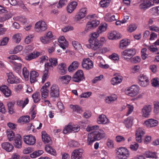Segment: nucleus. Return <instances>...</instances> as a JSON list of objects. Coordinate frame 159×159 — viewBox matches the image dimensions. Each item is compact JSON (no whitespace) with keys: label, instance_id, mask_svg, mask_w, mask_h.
<instances>
[{"label":"nucleus","instance_id":"nucleus-59","mask_svg":"<svg viewBox=\"0 0 159 159\" xmlns=\"http://www.w3.org/2000/svg\"><path fill=\"white\" fill-rule=\"evenodd\" d=\"M66 0H60L57 5V7L58 8H61L63 6L66 5Z\"/></svg>","mask_w":159,"mask_h":159},{"label":"nucleus","instance_id":"nucleus-21","mask_svg":"<svg viewBox=\"0 0 159 159\" xmlns=\"http://www.w3.org/2000/svg\"><path fill=\"white\" fill-rule=\"evenodd\" d=\"M97 122L99 124H106L109 122V120L105 115L102 114L99 116Z\"/></svg>","mask_w":159,"mask_h":159},{"label":"nucleus","instance_id":"nucleus-17","mask_svg":"<svg viewBox=\"0 0 159 159\" xmlns=\"http://www.w3.org/2000/svg\"><path fill=\"white\" fill-rule=\"evenodd\" d=\"M154 1L152 0H147L145 2H142L139 5V7L141 9L145 10L147 8L153 6Z\"/></svg>","mask_w":159,"mask_h":159},{"label":"nucleus","instance_id":"nucleus-60","mask_svg":"<svg viewBox=\"0 0 159 159\" xmlns=\"http://www.w3.org/2000/svg\"><path fill=\"white\" fill-rule=\"evenodd\" d=\"M49 61L52 66H56L57 64V59L56 58H50Z\"/></svg>","mask_w":159,"mask_h":159},{"label":"nucleus","instance_id":"nucleus-7","mask_svg":"<svg viewBox=\"0 0 159 159\" xmlns=\"http://www.w3.org/2000/svg\"><path fill=\"white\" fill-rule=\"evenodd\" d=\"M139 91V89L138 86L133 85L129 89L125 90V93L127 95L133 97L137 95Z\"/></svg>","mask_w":159,"mask_h":159},{"label":"nucleus","instance_id":"nucleus-45","mask_svg":"<svg viewBox=\"0 0 159 159\" xmlns=\"http://www.w3.org/2000/svg\"><path fill=\"white\" fill-rule=\"evenodd\" d=\"M12 16V15L11 13H8L5 14L3 16L0 17V22H3L6 20L11 18Z\"/></svg>","mask_w":159,"mask_h":159},{"label":"nucleus","instance_id":"nucleus-35","mask_svg":"<svg viewBox=\"0 0 159 159\" xmlns=\"http://www.w3.org/2000/svg\"><path fill=\"white\" fill-rule=\"evenodd\" d=\"M70 107L73 112L77 113H80L83 111L81 108L78 105H70Z\"/></svg>","mask_w":159,"mask_h":159},{"label":"nucleus","instance_id":"nucleus-46","mask_svg":"<svg viewBox=\"0 0 159 159\" xmlns=\"http://www.w3.org/2000/svg\"><path fill=\"white\" fill-rule=\"evenodd\" d=\"M105 19L106 20L109 22H111L116 20L114 15L111 16L109 14H107L106 15Z\"/></svg>","mask_w":159,"mask_h":159},{"label":"nucleus","instance_id":"nucleus-42","mask_svg":"<svg viewBox=\"0 0 159 159\" xmlns=\"http://www.w3.org/2000/svg\"><path fill=\"white\" fill-rule=\"evenodd\" d=\"M34 102L35 103H37L40 100V94L39 92H35L32 95Z\"/></svg>","mask_w":159,"mask_h":159},{"label":"nucleus","instance_id":"nucleus-24","mask_svg":"<svg viewBox=\"0 0 159 159\" xmlns=\"http://www.w3.org/2000/svg\"><path fill=\"white\" fill-rule=\"evenodd\" d=\"M0 90L4 94L5 96L7 97L10 96L11 93V90L6 85H3L0 87Z\"/></svg>","mask_w":159,"mask_h":159},{"label":"nucleus","instance_id":"nucleus-27","mask_svg":"<svg viewBox=\"0 0 159 159\" xmlns=\"http://www.w3.org/2000/svg\"><path fill=\"white\" fill-rule=\"evenodd\" d=\"M120 38V34L115 31L111 32L108 35V38L110 39H117Z\"/></svg>","mask_w":159,"mask_h":159},{"label":"nucleus","instance_id":"nucleus-2","mask_svg":"<svg viewBox=\"0 0 159 159\" xmlns=\"http://www.w3.org/2000/svg\"><path fill=\"white\" fill-rule=\"evenodd\" d=\"M107 24H106L100 25L98 27L97 32L91 33L90 37L89 40L91 48L93 50H96L102 46V44L101 43L97 38L99 36V34L102 32L105 31L107 29Z\"/></svg>","mask_w":159,"mask_h":159},{"label":"nucleus","instance_id":"nucleus-16","mask_svg":"<svg viewBox=\"0 0 159 159\" xmlns=\"http://www.w3.org/2000/svg\"><path fill=\"white\" fill-rule=\"evenodd\" d=\"M152 109L151 105H146L144 106L142 110V113L143 116L145 117H148L150 115Z\"/></svg>","mask_w":159,"mask_h":159},{"label":"nucleus","instance_id":"nucleus-57","mask_svg":"<svg viewBox=\"0 0 159 159\" xmlns=\"http://www.w3.org/2000/svg\"><path fill=\"white\" fill-rule=\"evenodd\" d=\"M7 58L11 60L10 61H14V60H18L21 61V58L16 55H11L10 57H8Z\"/></svg>","mask_w":159,"mask_h":159},{"label":"nucleus","instance_id":"nucleus-5","mask_svg":"<svg viewBox=\"0 0 159 159\" xmlns=\"http://www.w3.org/2000/svg\"><path fill=\"white\" fill-rule=\"evenodd\" d=\"M34 29L36 31L42 32L47 29V25L44 21L40 20L36 23Z\"/></svg>","mask_w":159,"mask_h":159},{"label":"nucleus","instance_id":"nucleus-37","mask_svg":"<svg viewBox=\"0 0 159 159\" xmlns=\"http://www.w3.org/2000/svg\"><path fill=\"white\" fill-rule=\"evenodd\" d=\"M15 103L14 101L10 102L7 103V106L8 112L10 114H12L14 113V107Z\"/></svg>","mask_w":159,"mask_h":159},{"label":"nucleus","instance_id":"nucleus-13","mask_svg":"<svg viewBox=\"0 0 159 159\" xmlns=\"http://www.w3.org/2000/svg\"><path fill=\"white\" fill-rule=\"evenodd\" d=\"M83 150L81 148L74 150L71 154V159H80L82 157Z\"/></svg>","mask_w":159,"mask_h":159},{"label":"nucleus","instance_id":"nucleus-8","mask_svg":"<svg viewBox=\"0 0 159 159\" xmlns=\"http://www.w3.org/2000/svg\"><path fill=\"white\" fill-rule=\"evenodd\" d=\"M139 83L140 86L144 87L149 84V80L148 77L144 74H140L138 77Z\"/></svg>","mask_w":159,"mask_h":159},{"label":"nucleus","instance_id":"nucleus-1","mask_svg":"<svg viewBox=\"0 0 159 159\" xmlns=\"http://www.w3.org/2000/svg\"><path fill=\"white\" fill-rule=\"evenodd\" d=\"M98 128L99 126L97 125L88 126L86 128V130L88 132L93 130L88 135L87 143L88 145H91L95 141L100 140L105 137L104 131Z\"/></svg>","mask_w":159,"mask_h":159},{"label":"nucleus","instance_id":"nucleus-43","mask_svg":"<svg viewBox=\"0 0 159 159\" xmlns=\"http://www.w3.org/2000/svg\"><path fill=\"white\" fill-rule=\"evenodd\" d=\"M7 134L9 141H12L15 136L14 132L10 129L7 130Z\"/></svg>","mask_w":159,"mask_h":159},{"label":"nucleus","instance_id":"nucleus-10","mask_svg":"<svg viewBox=\"0 0 159 159\" xmlns=\"http://www.w3.org/2000/svg\"><path fill=\"white\" fill-rule=\"evenodd\" d=\"M82 67L87 70L93 68V62L89 58H84L82 62Z\"/></svg>","mask_w":159,"mask_h":159},{"label":"nucleus","instance_id":"nucleus-22","mask_svg":"<svg viewBox=\"0 0 159 159\" xmlns=\"http://www.w3.org/2000/svg\"><path fill=\"white\" fill-rule=\"evenodd\" d=\"M158 121L153 119H149L145 121L144 124L147 127H151L155 126L157 125Z\"/></svg>","mask_w":159,"mask_h":159},{"label":"nucleus","instance_id":"nucleus-44","mask_svg":"<svg viewBox=\"0 0 159 159\" xmlns=\"http://www.w3.org/2000/svg\"><path fill=\"white\" fill-rule=\"evenodd\" d=\"M43 153V151L42 150L35 151L30 155L31 157L35 158L41 155Z\"/></svg>","mask_w":159,"mask_h":159},{"label":"nucleus","instance_id":"nucleus-36","mask_svg":"<svg viewBox=\"0 0 159 159\" xmlns=\"http://www.w3.org/2000/svg\"><path fill=\"white\" fill-rule=\"evenodd\" d=\"M42 138L43 142L45 143H49L51 141L50 138L44 131H42Z\"/></svg>","mask_w":159,"mask_h":159},{"label":"nucleus","instance_id":"nucleus-61","mask_svg":"<svg viewBox=\"0 0 159 159\" xmlns=\"http://www.w3.org/2000/svg\"><path fill=\"white\" fill-rule=\"evenodd\" d=\"M48 70L45 69L43 72V75L42 77V82L43 83L46 79L48 77Z\"/></svg>","mask_w":159,"mask_h":159},{"label":"nucleus","instance_id":"nucleus-40","mask_svg":"<svg viewBox=\"0 0 159 159\" xmlns=\"http://www.w3.org/2000/svg\"><path fill=\"white\" fill-rule=\"evenodd\" d=\"M117 98V96L115 94H112L111 95L106 97L105 101L106 103H110V102L116 100Z\"/></svg>","mask_w":159,"mask_h":159},{"label":"nucleus","instance_id":"nucleus-39","mask_svg":"<svg viewBox=\"0 0 159 159\" xmlns=\"http://www.w3.org/2000/svg\"><path fill=\"white\" fill-rule=\"evenodd\" d=\"M129 43L127 39H123L121 40L120 42L119 48L123 49L124 48L129 45Z\"/></svg>","mask_w":159,"mask_h":159},{"label":"nucleus","instance_id":"nucleus-48","mask_svg":"<svg viewBox=\"0 0 159 159\" xmlns=\"http://www.w3.org/2000/svg\"><path fill=\"white\" fill-rule=\"evenodd\" d=\"M42 97L46 98L48 94V90L45 88V86H43L41 89Z\"/></svg>","mask_w":159,"mask_h":159},{"label":"nucleus","instance_id":"nucleus-41","mask_svg":"<svg viewBox=\"0 0 159 159\" xmlns=\"http://www.w3.org/2000/svg\"><path fill=\"white\" fill-rule=\"evenodd\" d=\"M45 150L47 152L49 153L54 156H56V151L52 148V147L50 146L49 145H47L45 147Z\"/></svg>","mask_w":159,"mask_h":159},{"label":"nucleus","instance_id":"nucleus-30","mask_svg":"<svg viewBox=\"0 0 159 159\" xmlns=\"http://www.w3.org/2000/svg\"><path fill=\"white\" fill-rule=\"evenodd\" d=\"M133 120V117L129 116L125 120L124 123L127 128H129L132 126Z\"/></svg>","mask_w":159,"mask_h":159},{"label":"nucleus","instance_id":"nucleus-34","mask_svg":"<svg viewBox=\"0 0 159 159\" xmlns=\"http://www.w3.org/2000/svg\"><path fill=\"white\" fill-rule=\"evenodd\" d=\"M122 80V77L119 76L112 78L111 80V83L112 85H114L120 83Z\"/></svg>","mask_w":159,"mask_h":159},{"label":"nucleus","instance_id":"nucleus-50","mask_svg":"<svg viewBox=\"0 0 159 159\" xmlns=\"http://www.w3.org/2000/svg\"><path fill=\"white\" fill-rule=\"evenodd\" d=\"M21 35L19 34H14L12 37L14 41L17 43H19L21 40Z\"/></svg>","mask_w":159,"mask_h":159},{"label":"nucleus","instance_id":"nucleus-54","mask_svg":"<svg viewBox=\"0 0 159 159\" xmlns=\"http://www.w3.org/2000/svg\"><path fill=\"white\" fill-rule=\"evenodd\" d=\"M110 2V0H102L101 1L100 4L102 7H106L108 6Z\"/></svg>","mask_w":159,"mask_h":159},{"label":"nucleus","instance_id":"nucleus-19","mask_svg":"<svg viewBox=\"0 0 159 159\" xmlns=\"http://www.w3.org/2000/svg\"><path fill=\"white\" fill-rule=\"evenodd\" d=\"M14 144L16 148H21L22 142L21 139V136L19 134H17L15 136Z\"/></svg>","mask_w":159,"mask_h":159},{"label":"nucleus","instance_id":"nucleus-15","mask_svg":"<svg viewBox=\"0 0 159 159\" xmlns=\"http://www.w3.org/2000/svg\"><path fill=\"white\" fill-rule=\"evenodd\" d=\"M24 141L26 144L30 145H33L36 142V139L34 137L31 135L24 136Z\"/></svg>","mask_w":159,"mask_h":159},{"label":"nucleus","instance_id":"nucleus-63","mask_svg":"<svg viewBox=\"0 0 159 159\" xmlns=\"http://www.w3.org/2000/svg\"><path fill=\"white\" fill-rule=\"evenodd\" d=\"M152 84L154 87H159V81L157 78H154L152 82Z\"/></svg>","mask_w":159,"mask_h":159},{"label":"nucleus","instance_id":"nucleus-12","mask_svg":"<svg viewBox=\"0 0 159 159\" xmlns=\"http://www.w3.org/2000/svg\"><path fill=\"white\" fill-rule=\"evenodd\" d=\"M7 75L8 77L7 81L10 84H17L20 82L18 79L15 77L12 72L7 73Z\"/></svg>","mask_w":159,"mask_h":159},{"label":"nucleus","instance_id":"nucleus-33","mask_svg":"<svg viewBox=\"0 0 159 159\" xmlns=\"http://www.w3.org/2000/svg\"><path fill=\"white\" fill-rule=\"evenodd\" d=\"M79 64V62L77 61H73L69 66L68 68V71L71 72L74 70L78 67Z\"/></svg>","mask_w":159,"mask_h":159},{"label":"nucleus","instance_id":"nucleus-28","mask_svg":"<svg viewBox=\"0 0 159 159\" xmlns=\"http://www.w3.org/2000/svg\"><path fill=\"white\" fill-rule=\"evenodd\" d=\"M58 72L61 75H63L66 73V65L63 63L59 64L57 67Z\"/></svg>","mask_w":159,"mask_h":159},{"label":"nucleus","instance_id":"nucleus-14","mask_svg":"<svg viewBox=\"0 0 159 159\" xmlns=\"http://www.w3.org/2000/svg\"><path fill=\"white\" fill-rule=\"evenodd\" d=\"M99 22L97 20H93L91 22H88L87 24L85 31L86 32L89 31L91 29L95 28L99 24Z\"/></svg>","mask_w":159,"mask_h":159},{"label":"nucleus","instance_id":"nucleus-38","mask_svg":"<svg viewBox=\"0 0 159 159\" xmlns=\"http://www.w3.org/2000/svg\"><path fill=\"white\" fill-rule=\"evenodd\" d=\"M29 102V99L28 98H26L24 101L22 100H17L16 101L17 105L19 107H22V108H23L26 104Z\"/></svg>","mask_w":159,"mask_h":159},{"label":"nucleus","instance_id":"nucleus-26","mask_svg":"<svg viewBox=\"0 0 159 159\" xmlns=\"http://www.w3.org/2000/svg\"><path fill=\"white\" fill-rule=\"evenodd\" d=\"M9 62L14 65L13 70L16 73L21 71L22 65L21 63H17L14 61H10Z\"/></svg>","mask_w":159,"mask_h":159},{"label":"nucleus","instance_id":"nucleus-56","mask_svg":"<svg viewBox=\"0 0 159 159\" xmlns=\"http://www.w3.org/2000/svg\"><path fill=\"white\" fill-rule=\"evenodd\" d=\"M72 44L76 50L79 49L81 48V44L78 42L73 41L72 42Z\"/></svg>","mask_w":159,"mask_h":159},{"label":"nucleus","instance_id":"nucleus-9","mask_svg":"<svg viewBox=\"0 0 159 159\" xmlns=\"http://www.w3.org/2000/svg\"><path fill=\"white\" fill-rule=\"evenodd\" d=\"M80 129V127L77 125H69L63 130V133L66 134L68 133H71L72 132H77Z\"/></svg>","mask_w":159,"mask_h":159},{"label":"nucleus","instance_id":"nucleus-52","mask_svg":"<svg viewBox=\"0 0 159 159\" xmlns=\"http://www.w3.org/2000/svg\"><path fill=\"white\" fill-rule=\"evenodd\" d=\"M23 75L25 79H28L29 77V73L27 70V68L25 67L23 68L22 70Z\"/></svg>","mask_w":159,"mask_h":159},{"label":"nucleus","instance_id":"nucleus-3","mask_svg":"<svg viewBox=\"0 0 159 159\" xmlns=\"http://www.w3.org/2000/svg\"><path fill=\"white\" fill-rule=\"evenodd\" d=\"M116 155L121 159H127L129 157V150L124 147H120L115 150Z\"/></svg>","mask_w":159,"mask_h":159},{"label":"nucleus","instance_id":"nucleus-64","mask_svg":"<svg viewBox=\"0 0 159 159\" xmlns=\"http://www.w3.org/2000/svg\"><path fill=\"white\" fill-rule=\"evenodd\" d=\"M57 106L59 109L60 112H64V106L63 103L61 102H58L57 104Z\"/></svg>","mask_w":159,"mask_h":159},{"label":"nucleus","instance_id":"nucleus-32","mask_svg":"<svg viewBox=\"0 0 159 159\" xmlns=\"http://www.w3.org/2000/svg\"><path fill=\"white\" fill-rule=\"evenodd\" d=\"M77 6V3L75 2H71L68 6L67 11L69 13H71L76 8Z\"/></svg>","mask_w":159,"mask_h":159},{"label":"nucleus","instance_id":"nucleus-11","mask_svg":"<svg viewBox=\"0 0 159 159\" xmlns=\"http://www.w3.org/2000/svg\"><path fill=\"white\" fill-rule=\"evenodd\" d=\"M50 96L53 98H58L59 96V90L58 86L55 84L52 85L50 92Z\"/></svg>","mask_w":159,"mask_h":159},{"label":"nucleus","instance_id":"nucleus-49","mask_svg":"<svg viewBox=\"0 0 159 159\" xmlns=\"http://www.w3.org/2000/svg\"><path fill=\"white\" fill-rule=\"evenodd\" d=\"M145 156L147 157L151 158H157V155L155 152H152L150 151H147L145 153Z\"/></svg>","mask_w":159,"mask_h":159},{"label":"nucleus","instance_id":"nucleus-58","mask_svg":"<svg viewBox=\"0 0 159 159\" xmlns=\"http://www.w3.org/2000/svg\"><path fill=\"white\" fill-rule=\"evenodd\" d=\"M139 147L138 144L136 143H133L130 145V148L133 151H136Z\"/></svg>","mask_w":159,"mask_h":159},{"label":"nucleus","instance_id":"nucleus-47","mask_svg":"<svg viewBox=\"0 0 159 159\" xmlns=\"http://www.w3.org/2000/svg\"><path fill=\"white\" fill-rule=\"evenodd\" d=\"M18 120L20 121V122L28 123L30 121V117L28 116H23L20 117Z\"/></svg>","mask_w":159,"mask_h":159},{"label":"nucleus","instance_id":"nucleus-6","mask_svg":"<svg viewBox=\"0 0 159 159\" xmlns=\"http://www.w3.org/2000/svg\"><path fill=\"white\" fill-rule=\"evenodd\" d=\"M72 79L73 81L77 83L84 80L85 77L83 71L81 70L77 71L73 75Z\"/></svg>","mask_w":159,"mask_h":159},{"label":"nucleus","instance_id":"nucleus-18","mask_svg":"<svg viewBox=\"0 0 159 159\" xmlns=\"http://www.w3.org/2000/svg\"><path fill=\"white\" fill-rule=\"evenodd\" d=\"M2 148L7 152H11L14 148L13 145L8 142H4L1 144Z\"/></svg>","mask_w":159,"mask_h":159},{"label":"nucleus","instance_id":"nucleus-25","mask_svg":"<svg viewBox=\"0 0 159 159\" xmlns=\"http://www.w3.org/2000/svg\"><path fill=\"white\" fill-rule=\"evenodd\" d=\"M40 55V53L38 52H34L25 57V59L27 61H30Z\"/></svg>","mask_w":159,"mask_h":159},{"label":"nucleus","instance_id":"nucleus-53","mask_svg":"<svg viewBox=\"0 0 159 159\" xmlns=\"http://www.w3.org/2000/svg\"><path fill=\"white\" fill-rule=\"evenodd\" d=\"M9 40V38L6 37L3 38L0 40V46H3L6 45Z\"/></svg>","mask_w":159,"mask_h":159},{"label":"nucleus","instance_id":"nucleus-4","mask_svg":"<svg viewBox=\"0 0 159 159\" xmlns=\"http://www.w3.org/2000/svg\"><path fill=\"white\" fill-rule=\"evenodd\" d=\"M136 53V51L135 49L128 48L121 52V57L125 60L131 59Z\"/></svg>","mask_w":159,"mask_h":159},{"label":"nucleus","instance_id":"nucleus-31","mask_svg":"<svg viewBox=\"0 0 159 159\" xmlns=\"http://www.w3.org/2000/svg\"><path fill=\"white\" fill-rule=\"evenodd\" d=\"M59 79L62 83L65 84H68L71 79L70 76L68 75H65L60 76Z\"/></svg>","mask_w":159,"mask_h":159},{"label":"nucleus","instance_id":"nucleus-20","mask_svg":"<svg viewBox=\"0 0 159 159\" xmlns=\"http://www.w3.org/2000/svg\"><path fill=\"white\" fill-rule=\"evenodd\" d=\"M144 134V132L142 129L139 128L137 130L135 134L136 139L138 142L141 143L142 142V138Z\"/></svg>","mask_w":159,"mask_h":159},{"label":"nucleus","instance_id":"nucleus-51","mask_svg":"<svg viewBox=\"0 0 159 159\" xmlns=\"http://www.w3.org/2000/svg\"><path fill=\"white\" fill-rule=\"evenodd\" d=\"M154 112L155 114L159 113V102L155 101L154 103Z\"/></svg>","mask_w":159,"mask_h":159},{"label":"nucleus","instance_id":"nucleus-55","mask_svg":"<svg viewBox=\"0 0 159 159\" xmlns=\"http://www.w3.org/2000/svg\"><path fill=\"white\" fill-rule=\"evenodd\" d=\"M141 58L139 56H136L130 59V61L133 63H137L141 61Z\"/></svg>","mask_w":159,"mask_h":159},{"label":"nucleus","instance_id":"nucleus-29","mask_svg":"<svg viewBox=\"0 0 159 159\" xmlns=\"http://www.w3.org/2000/svg\"><path fill=\"white\" fill-rule=\"evenodd\" d=\"M39 76L38 72L35 71H32L30 73V80L31 83L37 81L36 78Z\"/></svg>","mask_w":159,"mask_h":159},{"label":"nucleus","instance_id":"nucleus-23","mask_svg":"<svg viewBox=\"0 0 159 159\" xmlns=\"http://www.w3.org/2000/svg\"><path fill=\"white\" fill-rule=\"evenodd\" d=\"M59 46L63 49H65L68 46V42L64 36H61L58 39Z\"/></svg>","mask_w":159,"mask_h":159},{"label":"nucleus","instance_id":"nucleus-62","mask_svg":"<svg viewBox=\"0 0 159 159\" xmlns=\"http://www.w3.org/2000/svg\"><path fill=\"white\" fill-rule=\"evenodd\" d=\"M137 26L135 24H132L129 25L128 30L130 32H131L135 30L137 28Z\"/></svg>","mask_w":159,"mask_h":159}]
</instances>
